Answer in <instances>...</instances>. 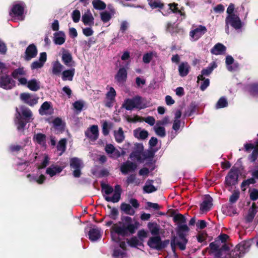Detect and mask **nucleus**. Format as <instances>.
<instances>
[{
    "label": "nucleus",
    "mask_w": 258,
    "mask_h": 258,
    "mask_svg": "<svg viewBox=\"0 0 258 258\" xmlns=\"http://www.w3.org/2000/svg\"><path fill=\"white\" fill-rule=\"evenodd\" d=\"M107 207L109 209H111V211H110V214L109 215L110 217L113 220H116L117 216L118 215V210L115 208H111V207L110 205H108Z\"/></svg>",
    "instance_id": "e2e57ef3"
},
{
    "label": "nucleus",
    "mask_w": 258,
    "mask_h": 258,
    "mask_svg": "<svg viewBox=\"0 0 258 258\" xmlns=\"http://www.w3.org/2000/svg\"><path fill=\"white\" fill-rule=\"evenodd\" d=\"M116 92L113 87H110L109 91L106 94V98L110 101L114 100L116 96Z\"/></svg>",
    "instance_id": "052dcab7"
},
{
    "label": "nucleus",
    "mask_w": 258,
    "mask_h": 258,
    "mask_svg": "<svg viewBox=\"0 0 258 258\" xmlns=\"http://www.w3.org/2000/svg\"><path fill=\"white\" fill-rule=\"evenodd\" d=\"M156 134L160 137H164L166 136L165 127L163 126H158L154 127Z\"/></svg>",
    "instance_id": "4d7b16f0"
},
{
    "label": "nucleus",
    "mask_w": 258,
    "mask_h": 258,
    "mask_svg": "<svg viewBox=\"0 0 258 258\" xmlns=\"http://www.w3.org/2000/svg\"><path fill=\"white\" fill-rule=\"evenodd\" d=\"M112 255L115 258H124L127 256V254L117 248L114 249Z\"/></svg>",
    "instance_id": "603ef678"
},
{
    "label": "nucleus",
    "mask_w": 258,
    "mask_h": 258,
    "mask_svg": "<svg viewBox=\"0 0 258 258\" xmlns=\"http://www.w3.org/2000/svg\"><path fill=\"white\" fill-rule=\"evenodd\" d=\"M173 220L174 222L176 223L178 225L176 228V230L180 226L182 225H187L185 224L186 222V219L185 216L181 214L178 213L176 214L173 218Z\"/></svg>",
    "instance_id": "2f4dec72"
},
{
    "label": "nucleus",
    "mask_w": 258,
    "mask_h": 258,
    "mask_svg": "<svg viewBox=\"0 0 258 258\" xmlns=\"http://www.w3.org/2000/svg\"><path fill=\"white\" fill-rule=\"evenodd\" d=\"M137 167V165L134 162L127 161L124 162L120 166V170L121 173L126 175L130 172L134 171Z\"/></svg>",
    "instance_id": "2eb2a0df"
},
{
    "label": "nucleus",
    "mask_w": 258,
    "mask_h": 258,
    "mask_svg": "<svg viewBox=\"0 0 258 258\" xmlns=\"http://www.w3.org/2000/svg\"><path fill=\"white\" fill-rule=\"evenodd\" d=\"M147 244L150 247L153 249L160 250L164 248V246L161 245V238L158 235L150 237Z\"/></svg>",
    "instance_id": "ddd939ff"
},
{
    "label": "nucleus",
    "mask_w": 258,
    "mask_h": 258,
    "mask_svg": "<svg viewBox=\"0 0 258 258\" xmlns=\"http://www.w3.org/2000/svg\"><path fill=\"white\" fill-rule=\"evenodd\" d=\"M121 191L122 189L120 185L117 184L114 186V192L112 197H110L104 196V198L107 202H111L114 203H117L120 199Z\"/></svg>",
    "instance_id": "4468645a"
},
{
    "label": "nucleus",
    "mask_w": 258,
    "mask_h": 258,
    "mask_svg": "<svg viewBox=\"0 0 258 258\" xmlns=\"http://www.w3.org/2000/svg\"><path fill=\"white\" fill-rule=\"evenodd\" d=\"M144 153L133 151L131 153L130 158L131 159L136 158L138 161H141L143 159H144Z\"/></svg>",
    "instance_id": "8fccbe9b"
},
{
    "label": "nucleus",
    "mask_w": 258,
    "mask_h": 258,
    "mask_svg": "<svg viewBox=\"0 0 258 258\" xmlns=\"http://www.w3.org/2000/svg\"><path fill=\"white\" fill-rule=\"evenodd\" d=\"M189 228L187 225L180 226L176 229V233L178 238L180 241H177V237L174 236L171 240V247L172 251L175 255H177L176 253V245L178 246L181 250H184L186 248V245L188 242V239L186 238L188 232L189 231Z\"/></svg>",
    "instance_id": "f03ea898"
},
{
    "label": "nucleus",
    "mask_w": 258,
    "mask_h": 258,
    "mask_svg": "<svg viewBox=\"0 0 258 258\" xmlns=\"http://www.w3.org/2000/svg\"><path fill=\"white\" fill-rule=\"evenodd\" d=\"M75 72V70L74 68L64 71L62 73V80L66 81L68 80L69 81H72Z\"/></svg>",
    "instance_id": "473e14b6"
},
{
    "label": "nucleus",
    "mask_w": 258,
    "mask_h": 258,
    "mask_svg": "<svg viewBox=\"0 0 258 258\" xmlns=\"http://www.w3.org/2000/svg\"><path fill=\"white\" fill-rule=\"evenodd\" d=\"M15 86V81L9 75H6L0 77V87L6 90H10Z\"/></svg>",
    "instance_id": "1a4fd4ad"
},
{
    "label": "nucleus",
    "mask_w": 258,
    "mask_h": 258,
    "mask_svg": "<svg viewBox=\"0 0 258 258\" xmlns=\"http://www.w3.org/2000/svg\"><path fill=\"white\" fill-rule=\"evenodd\" d=\"M148 132L145 130L140 131V128H138L134 131V136L138 139L145 140L148 137Z\"/></svg>",
    "instance_id": "58836bf2"
},
{
    "label": "nucleus",
    "mask_w": 258,
    "mask_h": 258,
    "mask_svg": "<svg viewBox=\"0 0 258 258\" xmlns=\"http://www.w3.org/2000/svg\"><path fill=\"white\" fill-rule=\"evenodd\" d=\"M63 170V168L60 166L52 165L50 167L47 168L46 173L50 175V177H53L56 173H60Z\"/></svg>",
    "instance_id": "7c9ffc66"
},
{
    "label": "nucleus",
    "mask_w": 258,
    "mask_h": 258,
    "mask_svg": "<svg viewBox=\"0 0 258 258\" xmlns=\"http://www.w3.org/2000/svg\"><path fill=\"white\" fill-rule=\"evenodd\" d=\"M101 187L105 194L107 195L111 194L113 191V187L108 184L102 183Z\"/></svg>",
    "instance_id": "6e6d98bb"
},
{
    "label": "nucleus",
    "mask_w": 258,
    "mask_h": 258,
    "mask_svg": "<svg viewBox=\"0 0 258 258\" xmlns=\"http://www.w3.org/2000/svg\"><path fill=\"white\" fill-rule=\"evenodd\" d=\"M20 98L23 103L29 105L34 106L38 103L39 98L29 93H22L20 94Z\"/></svg>",
    "instance_id": "6e6552de"
},
{
    "label": "nucleus",
    "mask_w": 258,
    "mask_h": 258,
    "mask_svg": "<svg viewBox=\"0 0 258 258\" xmlns=\"http://www.w3.org/2000/svg\"><path fill=\"white\" fill-rule=\"evenodd\" d=\"M226 25L228 28V25L236 30L240 29L242 28L243 24L238 15L235 14L232 16H227L225 19Z\"/></svg>",
    "instance_id": "0eeeda50"
},
{
    "label": "nucleus",
    "mask_w": 258,
    "mask_h": 258,
    "mask_svg": "<svg viewBox=\"0 0 258 258\" xmlns=\"http://www.w3.org/2000/svg\"><path fill=\"white\" fill-rule=\"evenodd\" d=\"M24 147L19 145H11L9 146V151L11 152H18L20 150H23Z\"/></svg>",
    "instance_id": "338daca9"
},
{
    "label": "nucleus",
    "mask_w": 258,
    "mask_h": 258,
    "mask_svg": "<svg viewBox=\"0 0 258 258\" xmlns=\"http://www.w3.org/2000/svg\"><path fill=\"white\" fill-rule=\"evenodd\" d=\"M52 123L55 127L58 128L61 132L64 131V123H62V120L60 117H56L53 120Z\"/></svg>",
    "instance_id": "79ce46f5"
},
{
    "label": "nucleus",
    "mask_w": 258,
    "mask_h": 258,
    "mask_svg": "<svg viewBox=\"0 0 258 258\" xmlns=\"http://www.w3.org/2000/svg\"><path fill=\"white\" fill-rule=\"evenodd\" d=\"M50 107V103L45 101L41 105L39 109V112L41 115L46 114L45 111L48 110Z\"/></svg>",
    "instance_id": "864d4df0"
},
{
    "label": "nucleus",
    "mask_w": 258,
    "mask_h": 258,
    "mask_svg": "<svg viewBox=\"0 0 258 258\" xmlns=\"http://www.w3.org/2000/svg\"><path fill=\"white\" fill-rule=\"evenodd\" d=\"M26 75V72L24 70V68H19L18 69H16L13 71L12 73V76L14 79H17L18 78L19 75L20 76H24Z\"/></svg>",
    "instance_id": "3c124183"
},
{
    "label": "nucleus",
    "mask_w": 258,
    "mask_h": 258,
    "mask_svg": "<svg viewBox=\"0 0 258 258\" xmlns=\"http://www.w3.org/2000/svg\"><path fill=\"white\" fill-rule=\"evenodd\" d=\"M198 110V106L196 102H192L189 105L188 110L185 113V115L188 116H191L193 114L196 113Z\"/></svg>",
    "instance_id": "de8ad7c7"
},
{
    "label": "nucleus",
    "mask_w": 258,
    "mask_h": 258,
    "mask_svg": "<svg viewBox=\"0 0 258 258\" xmlns=\"http://www.w3.org/2000/svg\"><path fill=\"white\" fill-rule=\"evenodd\" d=\"M82 21L85 25H89L92 26L94 23V18L89 10L83 15Z\"/></svg>",
    "instance_id": "4be33fe9"
},
{
    "label": "nucleus",
    "mask_w": 258,
    "mask_h": 258,
    "mask_svg": "<svg viewBox=\"0 0 258 258\" xmlns=\"http://www.w3.org/2000/svg\"><path fill=\"white\" fill-rule=\"evenodd\" d=\"M246 88L250 95L253 97H258V83L248 84Z\"/></svg>",
    "instance_id": "bb28decb"
},
{
    "label": "nucleus",
    "mask_w": 258,
    "mask_h": 258,
    "mask_svg": "<svg viewBox=\"0 0 258 258\" xmlns=\"http://www.w3.org/2000/svg\"><path fill=\"white\" fill-rule=\"evenodd\" d=\"M207 31L206 27L203 25H199L197 28L191 30L189 32V36L195 40L199 39L202 35Z\"/></svg>",
    "instance_id": "dca6fc26"
},
{
    "label": "nucleus",
    "mask_w": 258,
    "mask_h": 258,
    "mask_svg": "<svg viewBox=\"0 0 258 258\" xmlns=\"http://www.w3.org/2000/svg\"><path fill=\"white\" fill-rule=\"evenodd\" d=\"M149 5L152 9L159 8L162 9L164 8V4L160 1L148 0Z\"/></svg>",
    "instance_id": "49530a36"
},
{
    "label": "nucleus",
    "mask_w": 258,
    "mask_h": 258,
    "mask_svg": "<svg viewBox=\"0 0 258 258\" xmlns=\"http://www.w3.org/2000/svg\"><path fill=\"white\" fill-rule=\"evenodd\" d=\"M62 61L65 65L69 67L75 66V62L73 60L72 54L68 51L62 53Z\"/></svg>",
    "instance_id": "a878e982"
},
{
    "label": "nucleus",
    "mask_w": 258,
    "mask_h": 258,
    "mask_svg": "<svg viewBox=\"0 0 258 258\" xmlns=\"http://www.w3.org/2000/svg\"><path fill=\"white\" fill-rule=\"evenodd\" d=\"M213 199L209 195L205 196L203 202L200 204V210L203 212H207L209 211L213 205Z\"/></svg>",
    "instance_id": "f3484780"
},
{
    "label": "nucleus",
    "mask_w": 258,
    "mask_h": 258,
    "mask_svg": "<svg viewBox=\"0 0 258 258\" xmlns=\"http://www.w3.org/2000/svg\"><path fill=\"white\" fill-rule=\"evenodd\" d=\"M240 192L238 190H234L229 198V201L230 203H235L239 198Z\"/></svg>",
    "instance_id": "bf43d9fd"
},
{
    "label": "nucleus",
    "mask_w": 258,
    "mask_h": 258,
    "mask_svg": "<svg viewBox=\"0 0 258 258\" xmlns=\"http://www.w3.org/2000/svg\"><path fill=\"white\" fill-rule=\"evenodd\" d=\"M252 240L251 239H247L241 241L236 246L239 248L240 251H242L244 254L246 252H248L251 245Z\"/></svg>",
    "instance_id": "393cba45"
},
{
    "label": "nucleus",
    "mask_w": 258,
    "mask_h": 258,
    "mask_svg": "<svg viewBox=\"0 0 258 258\" xmlns=\"http://www.w3.org/2000/svg\"><path fill=\"white\" fill-rule=\"evenodd\" d=\"M126 242L131 247H137L138 246L143 245L142 242L140 241L136 236H133L129 239H127Z\"/></svg>",
    "instance_id": "4c0bfd02"
},
{
    "label": "nucleus",
    "mask_w": 258,
    "mask_h": 258,
    "mask_svg": "<svg viewBox=\"0 0 258 258\" xmlns=\"http://www.w3.org/2000/svg\"><path fill=\"white\" fill-rule=\"evenodd\" d=\"M66 40V35L63 31H58L54 33L53 41L55 44L62 45Z\"/></svg>",
    "instance_id": "cd10ccee"
},
{
    "label": "nucleus",
    "mask_w": 258,
    "mask_h": 258,
    "mask_svg": "<svg viewBox=\"0 0 258 258\" xmlns=\"http://www.w3.org/2000/svg\"><path fill=\"white\" fill-rule=\"evenodd\" d=\"M120 209L127 215L133 216L135 214V211L132 208V206L125 203H122L121 204Z\"/></svg>",
    "instance_id": "e433bc0d"
},
{
    "label": "nucleus",
    "mask_w": 258,
    "mask_h": 258,
    "mask_svg": "<svg viewBox=\"0 0 258 258\" xmlns=\"http://www.w3.org/2000/svg\"><path fill=\"white\" fill-rule=\"evenodd\" d=\"M228 103L226 98L224 97H221L217 101L216 104V108L220 109L226 107L228 106Z\"/></svg>",
    "instance_id": "09e8293b"
},
{
    "label": "nucleus",
    "mask_w": 258,
    "mask_h": 258,
    "mask_svg": "<svg viewBox=\"0 0 258 258\" xmlns=\"http://www.w3.org/2000/svg\"><path fill=\"white\" fill-rule=\"evenodd\" d=\"M127 78V72L126 69L124 67L119 69L117 73L114 76L115 81L119 83L123 84L126 81Z\"/></svg>",
    "instance_id": "a211bd4d"
},
{
    "label": "nucleus",
    "mask_w": 258,
    "mask_h": 258,
    "mask_svg": "<svg viewBox=\"0 0 258 258\" xmlns=\"http://www.w3.org/2000/svg\"><path fill=\"white\" fill-rule=\"evenodd\" d=\"M66 144L67 140L64 138L61 139L58 143L57 145V150L58 151H60L59 154V156L62 155V154L65 152L66 150Z\"/></svg>",
    "instance_id": "c03bdc74"
},
{
    "label": "nucleus",
    "mask_w": 258,
    "mask_h": 258,
    "mask_svg": "<svg viewBox=\"0 0 258 258\" xmlns=\"http://www.w3.org/2000/svg\"><path fill=\"white\" fill-rule=\"evenodd\" d=\"M81 14L78 10H74L72 14V17L75 23H78L80 19Z\"/></svg>",
    "instance_id": "680f3d73"
},
{
    "label": "nucleus",
    "mask_w": 258,
    "mask_h": 258,
    "mask_svg": "<svg viewBox=\"0 0 258 258\" xmlns=\"http://www.w3.org/2000/svg\"><path fill=\"white\" fill-rule=\"evenodd\" d=\"M121 107L125 108L127 110H132L134 108L140 110L146 108L147 105L143 103L142 97L141 96L136 95L132 98L125 99Z\"/></svg>",
    "instance_id": "20e7f679"
},
{
    "label": "nucleus",
    "mask_w": 258,
    "mask_h": 258,
    "mask_svg": "<svg viewBox=\"0 0 258 258\" xmlns=\"http://www.w3.org/2000/svg\"><path fill=\"white\" fill-rule=\"evenodd\" d=\"M88 235L89 238L91 241H96L101 237L100 229L98 228H91L89 231Z\"/></svg>",
    "instance_id": "c85d7f7f"
},
{
    "label": "nucleus",
    "mask_w": 258,
    "mask_h": 258,
    "mask_svg": "<svg viewBox=\"0 0 258 258\" xmlns=\"http://www.w3.org/2000/svg\"><path fill=\"white\" fill-rule=\"evenodd\" d=\"M85 136L91 141H95L99 136L98 127L97 125H92L90 128V131L85 132Z\"/></svg>",
    "instance_id": "412c9836"
},
{
    "label": "nucleus",
    "mask_w": 258,
    "mask_h": 258,
    "mask_svg": "<svg viewBox=\"0 0 258 258\" xmlns=\"http://www.w3.org/2000/svg\"><path fill=\"white\" fill-rule=\"evenodd\" d=\"M228 238L229 236L228 235L226 234H221L217 238L215 239V240H219V243L222 245L223 244L226 243V241Z\"/></svg>",
    "instance_id": "0e129e2a"
},
{
    "label": "nucleus",
    "mask_w": 258,
    "mask_h": 258,
    "mask_svg": "<svg viewBox=\"0 0 258 258\" xmlns=\"http://www.w3.org/2000/svg\"><path fill=\"white\" fill-rule=\"evenodd\" d=\"M207 234L206 232H202L199 233L197 235V240L199 242H205L204 244H207V242L205 241Z\"/></svg>",
    "instance_id": "69168bd1"
},
{
    "label": "nucleus",
    "mask_w": 258,
    "mask_h": 258,
    "mask_svg": "<svg viewBox=\"0 0 258 258\" xmlns=\"http://www.w3.org/2000/svg\"><path fill=\"white\" fill-rule=\"evenodd\" d=\"M25 4L24 3L15 4L13 6L9 15L11 17H21L23 16Z\"/></svg>",
    "instance_id": "9d476101"
},
{
    "label": "nucleus",
    "mask_w": 258,
    "mask_h": 258,
    "mask_svg": "<svg viewBox=\"0 0 258 258\" xmlns=\"http://www.w3.org/2000/svg\"><path fill=\"white\" fill-rule=\"evenodd\" d=\"M238 178V175L237 170L232 168L225 177V184L228 186L235 185L237 183Z\"/></svg>",
    "instance_id": "9b49d317"
},
{
    "label": "nucleus",
    "mask_w": 258,
    "mask_h": 258,
    "mask_svg": "<svg viewBox=\"0 0 258 258\" xmlns=\"http://www.w3.org/2000/svg\"><path fill=\"white\" fill-rule=\"evenodd\" d=\"M217 65L216 63L214 61H213L211 63L209 66L205 69H203L201 71V74L199 75L198 77L197 82L198 83L200 80H204V76H209L213 72L214 69L216 68Z\"/></svg>",
    "instance_id": "aec40b11"
},
{
    "label": "nucleus",
    "mask_w": 258,
    "mask_h": 258,
    "mask_svg": "<svg viewBox=\"0 0 258 258\" xmlns=\"http://www.w3.org/2000/svg\"><path fill=\"white\" fill-rule=\"evenodd\" d=\"M111 14L106 11L100 13V19L103 23H107L111 19Z\"/></svg>",
    "instance_id": "5fc2aeb1"
},
{
    "label": "nucleus",
    "mask_w": 258,
    "mask_h": 258,
    "mask_svg": "<svg viewBox=\"0 0 258 258\" xmlns=\"http://www.w3.org/2000/svg\"><path fill=\"white\" fill-rule=\"evenodd\" d=\"M70 167L73 169V175L75 177H80L81 174V169L83 167L82 160L77 157H73L70 159Z\"/></svg>",
    "instance_id": "423d86ee"
},
{
    "label": "nucleus",
    "mask_w": 258,
    "mask_h": 258,
    "mask_svg": "<svg viewBox=\"0 0 258 258\" xmlns=\"http://www.w3.org/2000/svg\"><path fill=\"white\" fill-rule=\"evenodd\" d=\"M21 112L17 107L16 108L15 122L19 131L24 132V128L27 123L30 122L32 113L30 109L24 105L20 107Z\"/></svg>",
    "instance_id": "7ed1b4c3"
},
{
    "label": "nucleus",
    "mask_w": 258,
    "mask_h": 258,
    "mask_svg": "<svg viewBox=\"0 0 258 258\" xmlns=\"http://www.w3.org/2000/svg\"><path fill=\"white\" fill-rule=\"evenodd\" d=\"M234 58L231 55H227L226 57L225 63L226 65L228 66V70L230 71H232L235 70L232 66H230L231 64L234 63Z\"/></svg>",
    "instance_id": "13d9d810"
},
{
    "label": "nucleus",
    "mask_w": 258,
    "mask_h": 258,
    "mask_svg": "<svg viewBox=\"0 0 258 258\" xmlns=\"http://www.w3.org/2000/svg\"><path fill=\"white\" fill-rule=\"evenodd\" d=\"M258 158V150L254 149L252 153L249 155L248 159L251 162H254Z\"/></svg>",
    "instance_id": "774afa93"
},
{
    "label": "nucleus",
    "mask_w": 258,
    "mask_h": 258,
    "mask_svg": "<svg viewBox=\"0 0 258 258\" xmlns=\"http://www.w3.org/2000/svg\"><path fill=\"white\" fill-rule=\"evenodd\" d=\"M46 136L42 133H38L33 137V140L39 145H43L46 143Z\"/></svg>",
    "instance_id": "ea45409f"
},
{
    "label": "nucleus",
    "mask_w": 258,
    "mask_h": 258,
    "mask_svg": "<svg viewBox=\"0 0 258 258\" xmlns=\"http://www.w3.org/2000/svg\"><path fill=\"white\" fill-rule=\"evenodd\" d=\"M114 137L115 141L118 143H120L123 141L125 137L121 127H119L117 132L114 131Z\"/></svg>",
    "instance_id": "37998d69"
},
{
    "label": "nucleus",
    "mask_w": 258,
    "mask_h": 258,
    "mask_svg": "<svg viewBox=\"0 0 258 258\" xmlns=\"http://www.w3.org/2000/svg\"><path fill=\"white\" fill-rule=\"evenodd\" d=\"M154 182L152 179H148L145 185L143 187L144 191L146 193L150 194L156 191L157 189L152 184Z\"/></svg>",
    "instance_id": "f704fd0d"
},
{
    "label": "nucleus",
    "mask_w": 258,
    "mask_h": 258,
    "mask_svg": "<svg viewBox=\"0 0 258 258\" xmlns=\"http://www.w3.org/2000/svg\"><path fill=\"white\" fill-rule=\"evenodd\" d=\"M190 69V67L187 62H182L178 66V72L179 75L184 77L186 76Z\"/></svg>",
    "instance_id": "5701e85b"
},
{
    "label": "nucleus",
    "mask_w": 258,
    "mask_h": 258,
    "mask_svg": "<svg viewBox=\"0 0 258 258\" xmlns=\"http://www.w3.org/2000/svg\"><path fill=\"white\" fill-rule=\"evenodd\" d=\"M63 66L58 61H56L53 64L52 73L54 75H59L63 69Z\"/></svg>",
    "instance_id": "a18cd8bd"
},
{
    "label": "nucleus",
    "mask_w": 258,
    "mask_h": 258,
    "mask_svg": "<svg viewBox=\"0 0 258 258\" xmlns=\"http://www.w3.org/2000/svg\"><path fill=\"white\" fill-rule=\"evenodd\" d=\"M244 255L237 246L232 250H230V247L228 246V251L227 252L224 253L223 257L224 258H241Z\"/></svg>",
    "instance_id": "6ab92c4d"
},
{
    "label": "nucleus",
    "mask_w": 258,
    "mask_h": 258,
    "mask_svg": "<svg viewBox=\"0 0 258 258\" xmlns=\"http://www.w3.org/2000/svg\"><path fill=\"white\" fill-rule=\"evenodd\" d=\"M209 247L212 253H214L215 257H220L224 256V253L228 251V244L224 243L221 245L219 240H216L210 243Z\"/></svg>",
    "instance_id": "39448f33"
},
{
    "label": "nucleus",
    "mask_w": 258,
    "mask_h": 258,
    "mask_svg": "<svg viewBox=\"0 0 258 258\" xmlns=\"http://www.w3.org/2000/svg\"><path fill=\"white\" fill-rule=\"evenodd\" d=\"M122 221L115 223L110 228V235L112 241L115 242L120 241V237H129L135 233L140 226L138 221L133 223V219L129 216H123Z\"/></svg>",
    "instance_id": "f257e3e1"
},
{
    "label": "nucleus",
    "mask_w": 258,
    "mask_h": 258,
    "mask_svg": "<svg viewBox=\"0 0 258 258\" xmlns=\"http://www.w3.org/2000/svg\"><path fill=\"white\" fill-rule=\"evenodd\" d=\"M226 47L223 44L218 43L211 49V53L215 55H221L225 53Z\"/></svg>",
    "instance_id": "b1692460"
},
{
    "label": "nucleus",
    "mask_w": 258,
    "mask_h": 258,
    "mask_svg": "<svg viewBox=\"0 0 258 258\" xmlns=\"http://www.w3.org/2000/svg\"><path fill=\"white\" fill-rule=\"evenodd\" d=\"M147 226L152 235H159L160 232V227L157 223L149 222Z\"/></svg>",
    "instance_id": "c9c22d12"
},
{
    "label": "nucleus",
    "mask_w": 258,
    "mask_h": 258,
    "mask_svg": "<svg viewBox=\"0 0 258 258\" xmlns=\"http://www.w3.org/2000/svg\"><path fill=\"white\" fill-rule=\"evenodd\" d=\"M256 208V205L253 203L251 208L249 209L248 214L245 218L246 223H250L253 221L257 212Z\"/></svg>",
    "instance_id": "c756f323"
},
{
    "label": "nucleus",
    "mask_w": 258,
    "mask_h": 258,
    "mask_svg": "<svg viewBox=\"0 0 258 258\" xmlns=\"http://www.w3.org/2000/svg\"><path fill=\"white\" fill-rule=\"evenodd\" d=\"M38 53L37 48L34 44H31L26 48L23 58L26 61H29L35 57Z\"/></svg>",
    "instance_id": "f8f14e48"
},
{
    "label": "nucleus",
    "mask_w": 258,
    "mask_h": 258,
    "mask_svg": "<svg viewBox=\"0 0 258 258\" xmlns=\"http://www.w3.org/2000/svg\"><path fill=\"white\" fill-rule=\"evenodd\" d=\"M92 4L93 8L97 10H103L106 7V4L101 0H93Z\"/></svg>",
    "instance_id": "a19ab883"
},
{
    "label": "nucleus",
    "mask_w": 258,
    "mask_h": 258,
    "mask_svg": "<svg viewBox=\"0 0 258 258\" xmlns=\"http://www.w3.org/2000/svg\"><path fill=\"white\" fill-rule=\"evenodd\" d=\"M27 87L31 91H37L40 88V82L35 79H31L28 82Z\"/></svg>",
    "instance_id": "72a5a7b5"
}]
</instances>
